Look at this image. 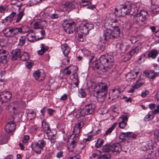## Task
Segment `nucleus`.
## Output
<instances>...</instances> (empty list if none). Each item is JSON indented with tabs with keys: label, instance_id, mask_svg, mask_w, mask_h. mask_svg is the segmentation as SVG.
Here are the masks:
<instances>
[{
	"label": "nucleus",
	"instance_id": "nucleus-25",
	"mask_svg": "<svg viewBox=\"0 0 159 159\" xmlns=\"http://www.w3.org/2000/svg\"><path fill=\"white\" fill-rule=\"evenodd\" d=\"M41 72L39 70H38L35 71L33 74L35 79L38 81H39L43 79V78L41 75Z\"/></svg>",
	"mask_w": 159,
	"mask_h": 159
},
{
	"label": "nucleus",
	"instance_id": "nucleus-12",
	"mask_svg": "<svg viewBox=\"0 0 159 159\" xmlns=\"http://www.w3.org/2000/svg\"><path fill=\"white\" fill-rule=\"evenodd\" d=\"M42 22V21L40 20L35 21L34 24V28L35 29H41L40 32L42 36H44L45 35V30L43 29V27L41 24Z\"/></svg>",
	"mask_w": 159,
	"mask_h": 159
},
{
	"label": "nucleus",
	"instance_id": "nucleus-63",
	"mask_svg": "<svg viewBox=\"0 0 159 159\" xmlns=\"http://www.w3.org/2000/svg\"><path fill=\"white\" fill-rule=\"evenodd\" d=\"M152 113L153 114H156L159 113V106H157L156 109L152 111Z\"/></svg>",
	"mask_w": 159,
	"mask_h": 159
},
{
	"label": "nucleus",
	"instance_id": "nucleus-50",
	"mask_svg": "<svg viewBox=\"0 0 159 159\" xmlns=\"http://www.w3.org/2000/svg\"><path fill=\"white\" fill-rule=\"evenodd\" d=\"M36 116L35 113L33 111L32 112L30 113H29L28 114V116L30 117V119L31 120L34 119Z\"/></svg>",
	"mask_w": 159,
	"mask_h": 159
},
{
	"label": "nucleus",
	"instance_id": "nucleus-20",
	"mask_svg": "<svg viewBox=\"0 0 159 159\" xmlns=\"http://www.w3.org/2000/svg\"><path fill=\"white\" fill-rule=\"evenodd\" d=\"M61 47L62 52L64 56L65 57L67 56L70 52V48L68 46V45L66 43L63 44L61 45Z\"/></svg>",
	"mask_w": 159,
	"mask_h": 159
},
{
	"label": "nucleus",
	"instance_id": "nucleus-19",
	"mask_svg": "<svg viewBox=\"0 0 159 159\" xmlns=\"http://www.w3.org/2000/svg\"><path fill=\"white\" fill-rule=\"evenodd\" d=\"M148 15V13L143 10H141L139 14L137 15V16L139 17V20L142 22H144L147 19V16Z\"/></svg>",
	"mask_w": 159,
	"mask_h": 159
},
{
	"label": "nucleus",
	"instance_id": "nucleus-9",
	"mask_svg": "<svg viewBox=\"0 0 159 159\" xmlns=\"http://www.w3.org/2000/svg\"><path fill=\"white\" fill-rule=\"evenodd\" d=\"M95 105L92 104H88L85 106L84 108L82 109L80 112L81 116L86 115L92 114L94 111Z\"/></svg>",
	"mask_w": 159,
	"mask_h": 159
},
{
	"label": "nucleus",
	"instance_id": "nucleus-42",
	"mask_svg": "<svg viewBox=\"0 0 159 159\" xmlns=\"http://www.w3.org/2000/svg\"><path fill=\"white\" fill-rule=\"evenodd\" d=\"M110 158V155L108 154H106L102 155L99 156L97 159H109Z\"/></svg>",
	"mask_w": 159,
	"mask_h": 159
},
{
	"label": "nucleus",
	"instance_id": "nucleus-8",
	"mask_svg": "<svg viewBox=\"0 0 159 159\" xmlns=\"http://www.w3.org/2000/svg\"><path fill=\"white\" fill-rule=\"evenodd\" d=\"M77 5L75 2H63L60 5V9L63 11H69L71 9L76 8Z\"/></svg>",
	"mask_w": 159,
	"mask_h": 159
},
{
	"label": "nucleus",
	"instance_id": "nucleus-58",
	"mask_svg": "<svg viewBox=\"0 0 159 159\" xmlns=\"http://www.w3.org/2000/svg\"><path fill=\"white\" fill-rule=\"evenodd\" d=\"M48 111V114H49L50 116L53 115V113L55 111V110H53L51 108H49L47 109Z\"/></svg>",
	"mask_w": 159,
	"mask_h": 159
},
{
	"label": "nucleus",
	"instance_id": "nucleus-53",
	"mask_svg": "<svg viewBox=\"0 0 159 159\" xmlns=\"http://www.w3.org/2000/svg\"><path fill=\"white\" fill-rule=\"evenodd\" d=\"M30 139L29 136L27 135H26L24 137L23 139L22 140V142L24 143H27Z\"/></svg>",
	"mask_w": 159,
	"mask_h": 159
},
{
	"label": "nucleus",
	"instance_id": "nucleus-2",
	"mask_svg": "<svg viewBox=\"0 0 159 159\" xmlns=\"http://www.w3.org/2000/svg\"><path fill=\"white\" fill-rule=\"evenodd\" d=\"M91 88L92 91L95 92L98 101L102 102L104 101L107 93V85L104 83H99L97 84L93 83Z\"/></svg>",
	"mask_w": 159,
	"mask_h": 159
},
{
	"label": "nucleus",
	"instance_id": "nucleus-1",
	"mask_svg": "<svg viewBox=\"0 0 159 159\" xmlns=\"http://www.w3.org/2000/svg\"><path fill=\"white\" fill-rule=\"evenodd\" d=\"M114 63L113 57L107 54L101 55L99 60L93 61L92 64V68L97 69V70H100L102 72H104L111 69Z\"/></svg>",
	"mask_w": 159,
	"mask_h": 159
},
{
	"label": "nucleus",
	"instance_id": "nucleus-30",
	"mask_svg": "<svg viewBox=\"0 0 159 159\" xmlns=\"http://www.w3.org/2000/svg\"><path fill=\"white\" fill-rule=\"evenodd\" d=\"M103 152H112V145H110L106 144L104 146L102 149Z\"/></svg>",
	"mask_w": 159,
	"mask_h": 159
},
{
	"label": "nucleus",
	"instance_id": "nucleus-35",
	"mask_svg": "<svg viewBox=\"0 0 159 159\" xmlns=\"http://www.w3.org/2000/svg\"><path fill=\"white\" fill-rule=\"evenodd\" d=\"M152 12L153 14H157L159 12V5H154L152 6Z\"/></svg>",
	"mask_w": 159,
	"mask_h": 159
},
{
	"label": "nucleus",
	"instance_id": "nucleus-36",
	"mask_svg": "<svg viewBox=\"0 0 159 159\" xmlns=\"http://www.w3.org/2000/svg\"><path fill=\"white\" fill-rule=\"evenodd\" d=\"M105 43L100 42L99 43L98 48L99 50L102 52L104 51L105 49Z\"/></svg>",
	"mask_w": 159,
	"mask_h": 159
},
{
	"label": "nucleus",
	"instance_id": "nucleus-40",
	"mask_svg": "<svg viewBox=\"0 0 159 159\" xmlns=\"http://www.w3.org/2000/svg\"><path fill=\"white\" fill-rule=\"evenodd\" d=\"M91 3L90 0H81V3H80V5L82 7H84L90 4Z\"/></svg>",
	"mask_w": 159,
	"mask_h": 159
},
{
	"label": "nucleus",
	"instance_id": "nucleus-59",
	"mask_svg": "<svg viewBox=\"0 0 159 159\" xmlns=\"http://www.w3.org/2000/svg\"><path fill=\"white\" fill-rule=\"evenodd\" d=\"M120 118L122 119L121 121L125 122L128 121V117L126 116L122 115L120 117Z\"/></svg>",
	"mask_w": 159,
	"mask_h": 159
},
{
	"label": "nucleus",
	"instance_id": "nucleus-21",
	"mask_svg": "<svg viewBox=\"0 0 159 159\" xmlns=\"http://www.w3.org/2000/svg\"><path fill=\"white\" fill-rule=\"evenodd\" d=\"M121 150L120 145L118 143H114L112 145V152L119 153Z\"/></svg>",
	"mask_w": 159,
	"mask_h": 159
},
{
	"label": "nucleus",
	"instance_id": "nucleus-32",
	"mask_svg": "<svg viewBox=\"0 0 159 159\" xmlns=\"http://www.w3.org/2000/svg\"><path fill=\"white\" fill-rule=\"evenodd\" d=\"M152 145H148L147 143H143L141 145V147L143 151H146L148 149H150Z\"/></svg>",
	"mask_w": 159,
	"mask_h": 159
},
{
	"label": "nucleus",
	"instance_id": "nucleus-55",
	"mask_svg": "<svg viewBox=\"0 0 159 159\" xmlns=\"http://www.w3.org/2000/svg\"><path fill=\"white\" fill-rule=\"evenodd\" d=\"M77 33L78 34L79 38L78 40L80 42H83L84 40V39L83 38V35L82 34H80V33L78 32H76V33Z\"/></svg>",
	"mask_w": 159,
	"mask_h": 159
},
{
	"label": "nucleus",
	"instance_id": "nucleus-48",
	"mask_svg": "<svg viewBox=\"0 0 159 159\" xmlns=\"http://www.w3.org/2000/svg\"><path fill=\"white\" fill-rule=\"evenodd\" d=\"M117 46L122 51L123 49H125V47L123 45L122 42L118 43L117 44Z\"/></svg>",
	"mask_w": 159,
	"mask_h": 159
},
{
	"label": "nucleus",
	"instance_id": "nucleus-15",
	"mask_svg": "<svg viewBox=\"0 0 159 159\" xmlns=\"http://www.w3.org/2000/svg\"><path fill=\"white\" fill-rule=\"evenodd\" d=\"M17 34H25L28 32L29 30V27L27 25H24L21 27H16Z\"/></svg>",
	"mask_w": 159,
	"mask_h": 159
},
{
	"label": "nucleus",
	"instance_id": "nucleus-28",
	"mask_svg": "<svg viewBox=\"0 0 159 159\" xmlns=\"http://www.w3.org/2000/svg\"><path fill=\"white\" fill-rule=\"evenodd\" d=\"M24 15V10L20 11L17 15L16 14V23H17L19 22L22 19Z\"/></svg>",
	"mask_w": 159,
	"mask_h": 159
},
{
	"label": "nucleus",
	"instance_id": "nucleus-29",
	"mask_svg": "<svg viewBox=\"0 0 159 159\" xmlns=\"http://www.w3.org/2000/svg\"><path fill=\"white\" fill-rule=\"evenodd\" d=\"M157 55V51L155 49L152 50L148 52V55L149 57H151L152 58H155Z\"/></svg>",
	"mask_w": 159,
	"mask_h": 159
},
{
	"label": "nucleus",
	"instance_id": "nucleus-13",
	"mask_svg": "<svg viewBox=\"0 0 159 159\" xmlns=\"http://www.w3.org/2000/svg\"><path fill=\"white\" fill-rule=\"evenodd\" d=\"M112 34V30L107 29L104 31L103 34V38L104 40L107 41L111 39H113Z\"/></svg>",
	"mask_w": 159,
	"mask_h": 159
},
{
	"label": "nucleus",
	"instance_id": "nucleus-22",
	"mask_svg": "<svg viewBox=\"0 0 159 159\" xmlns=\"http://www.w3.org/2000/svg\"><path fill=\"white\" fill-rule=\"evenodd\" d=\"M112 34L114 39L117 38L119 37L120 34V29L117 26H115L114 27L113 30H112Z\"/></svg>",
	"mask_w": 159,
	"mask_h": 159
},
{
	"label": "nucleus",
	"instance_id": "nucleus-26",
	"mask_svg": "<svg viewBox=\"0 0 159 159\" xmlns=\"http://www.w3.org/2000/svg\"><path fill=\"white\" fill-rule=\"evenodd\" d=\"M21 60L25 61L29 59L30 57L28 54L25 52L21 53L20 57Z\"/></svg>",
	"mask_w": 159,
	"mask_h": 159
},
{
	"label": "nucleus",
	"instance_id": "nucleus-33",
	"mask_svg": "<svg viewBox=\"0 0 159 159\" xmlns=\"http://www.w3.org/2000/svg\"><path fill=\"white\" fill-rule=\"evenodd\" d=\"M116 125V123H114L111 126V127L106 131L105 134H104V135L105 136H106L111 133V132L112 130L115 128Z\"/></svg>",
	"mask_w": 159,
	"mask_h": 159
},
{
	"label": "nucleus",
	"instance_id": "nucleus-14",
	"mask_svg": "<svg viewBox=\"0 0 159 159\" xmlns=\"http://www.w3.org/2000/svg\"><path fill=\"white\" fill-rule=\"evenodd\" d=\"M83 52L86 56L88 57L89 59V65L92 67V64L93 63V61H92V60L94 58V55L91 54L90 52L87 50H84Z\"/></svg>",
	"mask_w": 159,
	"mask_h": 159
},
{
	"label": "nucleus",
	"instance_id": "nucleus-49",
	"mask_svg": "<svg viewBox=\"0 0 159 159\" xmlns=\"http://www.w3.org/2000/svg\"><path fill=\"white\" fill-rule=\"evenodd\" d=\"M78 95L79 97L83 98L85 96L86 93L83 90H82L79 92Z\"/></svg>",
	"mask_w": 159,
	"mask_h": 159
},
{
	"label": "nucleus",
	"instance_id": "nucleus-56",
	"mask_svg": "<svg viewBox=\"0 0 159 159\" xmlns=\"http://www.w3.org/2000/svg\"><path fill=\"white\" fill-rule=\"evenodd\" d=\"M7 7V6H0V13H3L6 10Z\"/></svg>",
	"mask_w": 159,
	"mask_h": 159
},
{
	"label": "nucleus",
	"instance_id": "nucleus-38",
	"mask_svg": "<svg viewBox=\"0 0 159 159\" xmlns=\"http://www.w3.org/2000/svg\"><path fill=\"white\" fill-rule=\"evenodd\" d=\"M140 80V79H139V80H137L134 85L132 86V87L134 89H138L143 85V83L141 82H139Z\"/></svg>",
	"mask_w": 159,
	"mask_h": 159
},
{
	"label": "nucleus",
	"instance_id": "nucleus-11",
	"mask_svg": "<svg viewBox=\"0 0 159 159\" xmlns=\"http://www.w3.org/2000/svg\"><path fill=\"white\" fill-rule=\"evenodd\" d=\"M11 96V93L8 91H3L0 93V98L4 102H6L9 101Z\"/></svg>",
	"mask_w": 159,
	"mask_h": 159
},
{
	"label": "nucleus",
	"instance_id": "nucleus-24",
	"mask_svg": "<svg viewBox=\"0 0 159 159\" xmlns=\"http://www.w3.org/2000/svg\"><path fill=\"white\" fill-rule=\"evenodd\" d=\"M48 50V47L47 46L45 47L44 44L42 43L41 44V49L37 51L39 55H42Z\"/></svg>",
	"mask_w": 159,
	"mask_h": 159
},
{
	"label": "nucleus",
	"instance_id": "nucleus-17",
	"mask_svg": "<svg viewBox=\"0 0 159 159\" xmlns=\"http://www.w3.org/2000/svg\"><path fill=\"white\" fill-rule=\"evenodd\" d=\"M21 52L20 49H16L12 51V56L11 59L12 60H16L18 57H20Z\"/></svg>",
	"mask_w": 159,
	"mask_h": 159
},
{
	"label": "nucleus",
	"instance_id": "nucleus-34",
	"mask_svg": "<svg viewBox=\"0 0 159 159\" xmlns=\"http://www.w3.org/2000/svg\"><path fill=\"white\" fill-rule=\"evenodd\" d=\"M19 40V41L18 44V45L20 47H22L24 45L25 43L26 38L25 36H21Z\"/></svg>",
	"mask_w": 159,
	"mask_h": 159
},
{
	"label": "nucleus",
	"instance_id": "nucleus-45",
	"mask_svg": "<svg viewBox=\"0 0 159 159\" xmlns=\"http://www.w3.org/2000/svg\"><path fill=\"white\" fill-rule=\"evenodd\" d=\"M73 81L74 84L75 85V87H76L78 88V86L79 83V81L78 78H75L74 75V78Z\"/></svg>",
	"mask_w": 159,
	"mask_h": 159
},
{
	"label": "nucleus",
	"instance_id": "nucleus-6",
	"mask_svg": "<svg viewBox=\"0 0 159 159\" xmlns=\"http://www.w3.org/2000/svg\"><path fill=\"white\" fill-rule=\"evenodd\" d=\"M94 25L91 23H87L80 25L79 29H76V32H79L84 35L88 34L89 30L93 28Z\"/></svg>",
	"mask_w": 159,
	"mask_h": 159
},
{
	"label": "nucleus",
	"instance_id": "nucleus-27",
	"mask_svg": "<svg viewBox=\"0 0 159 159\" xmlns=\"http://www.w3.org/2000/svg\"><path fill=\"white\" fill-rule=\"evenodd\" d=\"M159 75V72H154L153 71H150L147 75V77L150 79H153L157 75Z\"/></svg>",
	"mask_w": 159,
	"mask_h": 159
},
{
	"label": "nucleus",
	"instance_id": "nucleus-62",
	"mask_svg": "<svg viewBox=\"0 0 159 159\" xmlns=\"http://www.w3.org/2000/svg\"><path fill=\"white\" fill-rule=\"evenodd\" d=\"M44 132L45 133H46L47 135L48 136L49 135L51 134L52 131H51L50 127H49V128H47L45 130H44Z\"/></svg>",
	"mask_w": 159,
	"mask_h": 159
},
{
	"label": "nucleus",
	"instance_id": "nucleus-47",
	"mask_svg": "<svg viewBox=\"0 0 159 159\" xmlns=\"http://www.w3.org/2000/svg\"><path fill=\"white\" fill-rule=\"evenodd\" d=\"M126 125V123L124 121H121L119 123V126L121 129H124Z\"/></svg>",
	"mask_w": 159,
	"mask_h": 159
},
{
	"label": "nucleus",
	"instance_id": "nucleus-10",
	"mask_svg": "<svg viewBox=\"0 0 159 159\" xmlns=\"http://www.w3.org/2000/svg\"><path fill=\"white\" fill-rule=\"evenodd\" d=\"M3 32L7 37H11L17 35L16 27L7 28L3 30Z\"/></svg>",
	"mask_w": 159,
	"mask_h": 159
},
{
	"label": "nucleus",
	"instance_id": "nucleus-18",
	"mask_svg": "<svg viewBox=\"0 0 159 159\" xmlns=\"http://www.w3.org/2000/svg\"><path fill=\"white\" fill-rule=\"evenodd\" d=\"M32 148L36 153L40 154L42 149L38 143L34 142L32 144Z\"/></svg>",
	"mask_w": 159,
	"mask_h": 159
},
{
	"label": "nucleus",
	"instance_id": "nucleus-16",
	"mask_svg": "<svg viewBox=\"0 0 159 159\" xmlns=\"http://www.w3.org/2000/svg\"><path fill=\"white\" fill-rule=\"evenodd\" d=\"M16 129V125L14 123H7L5 127V130L7 133H11Z\"/></svg>",
	"mask_w": 159,
	"mask_h": 159
},
{
	"label": "nucleus",
	"instance_id": "nucleus-39",
	"mask_svg": "<svg viewBox=\"0 0 159 159\" xmlns=\"http://www.w3.org/2000/svg\"><path fill=\"white\" fill-rule=\"evenodd\" d=\"M104 142L103 139H98L95 144V146L97 148H98L101 147Z\"/></svg>",
	"mask_w": 159,
	"mask_h": 159
},
{
	"label": "nucleus",
	"instance_id": "nucleus-52",
	"mask_svg": "<svg viewBox=\"0 0 159 159\" xmlns=\"http://www.w3.org/2000/svg\"><path fill=\"white\" fill-rule=\"evenodd\" d=\"M39 141L40 143L39 144V145L41 147V148L43 149V148L46 145V142L43 139L40 140Z\"/></svg>",
	"mask_w": 159,
	"mask_h": 159
},
{
	"label": "nucleus",
	"instance_id": "nucleus-3",
	"mask_svg": "<svg viewBox=\"0 0 159 159\" xmlns=\"http://www.w3.org/2000/svg\"><path fill=\"white\" fill-rule=\"evenodd\" d=\"M84 125V123L83 121H81L75 125L74 127L73 132L75 133V135L72 138L70 146L68 147V150L69 152H73L77 145L79 138V134L81 131V129Z\"/></svg>",
	"mask_w": 159,
	"mask_h": 159
},
{
	"label": "nucleus",
	"instance_id": "nucleus-61",
	"mask_svg": "<svg viewBox=\"0 0 159 159\" xmlns=\"http://www.w3.org/2000/svg\"><path fill=\"white\" fill-rule=\"evenodd\" d=\"M155 138L159 141V130L156 131L154 134Z\"/></svg>",
	"mask_w": 159,
	"mask_h": 159
},
{
	"label": "nucleus",
	"instance_id": "nucleus-44",
	"mask_svg": "<svg viewBox=\"0 0 159 159\" xmlns=\"http://www.w3.org/2000/svg\"><path fill=\"white\" fill-rule=\"evenodd\" d=\"M6 40L4 39H0V48L5 46Z\"/></svg>",
	"mask_w": 159,
	"mask_h": 159
},
{
	"label": "nucleus",
	"instance_id": "nucleus-46",
	"mask_svg": "<svg viewBox=\"0 0 159 159\" xmlns=\"http://www.w3.org/2000/svg\"><path fill=\"white\" fill-rule=\"evenodd\" d=\"M33 61H27L25 63L26 67L28 69H30L33 66Z\"/></svg>",
	"mask_w": 159,
	"mask_h": 159
},
{
	"label": "nucleus",
	"instance_id": "nucleus-41",
	"mask_svg": "<svg viewBox=\"0 0 159 159\" xmlns=\"http://www.w3.org/2000/svg\"><path fill=\"white\" fill-rule=\"evenodd\" d=\"M42 127L44 130L47 128H49L48 123L46 122L44 120H43L42 121Z\"/></svg>",
	"mask_w": 159,
	"mask_h": 159
},
{
	"label": "nucleus",
	"instance_id": "nucleus-37",
	"mask_svg": "<svg viewBox=\"0 0 159 159\" xmlns=\"http://www.w3.org/2000/svg\"><path fill=\"white\" fill-rule=\"evenodd\" d=\"M70 67L71 66H68L63 70L62 71L64 75H69L71 74V70H69Z\"/></svg>",
	"mask_w": 159,
	"mask_h": 159
},
{
	"label": "nucleus",
	"instance_id": "nucleus-7",
	"mask_svg": "<svg viewBox=\"0 0 159 159\" xmlns=\"http://www.w3.org/2000/svg\"><path fill=\"white\" fill-rule=\"evenodd\" d=\"M76 24L74 22L70 23L65 22L63 25L64 29L65 31L68 34H72L74 32L76 33Z\"/></svg>",
	"mask_w": 159,
	"mask_h": 159
},
{
	"label": "nucleus",
	"instance_id": "nucleus-57",
	"mask_svg": "<svg viewBox=\"0 0 159 159\" xmlns=\"http://www.w3.org/2000/svg\"><path fill=\"white\" fill-rule=\"evenodd\" d=\"M50 17L51 19H53L58 18L59 16L57 14H53L50 15Z\"/></svg>",
	"mask_w": 159,
	"mask_h": 159
},
{
	"label": "nucleus",
	"instance_id": "nucleus-23",
	"mask_svg": "<svg viewBox=\"0 0 159 159\" xmlns=\"http://www.w3.org/2000/svg\"><path fill=\"white\" fill-rule=\"evenodd\" d=\"M16 16V13L13 11L9 16L6 17L5 20H6V22H11L13 20H16L15 17Z\"/></svg>",
	"mask_w": 159,
	"mask_h": 159
},
{
	"label": "nucleus",
	"instance_id": "nucleus-31",
	"mask_svg": "<svg viewBox=\"0 0 159 159\" xmlns=\"http://www.w3.org/2000/svg\"><path fill=\"white\" fill-rule=\"evenodd\" d=\"M7 55L0 54V63L5 64L7 62Z\"/></svg>",
	"mask_w": 159,
	"mask_h": 159
},
{
	"label": "nucleus",
	"instance_id": "nucleus-60",
	"mask_svg": "<svg viewBox=\"0 0 159 159\" xmlns=\"http://www.w3.org/2000/svg\"><path fill=\"white\" fill-rule=\"evenodd\" d=\"M149 93L148 90H146L144 92L141 93V96L142 97H145Z\"/></svg>",
	"mask_w": 159,
	"mask_h": 159
},
{
	"label": "nucleus",
	"instance_id": "nucleus-54",
	"mask_svg": "<svg viewBox=\"0 0 159 159\" xmlns=\"http://www.w3.org/2000/svg\"><path fill=\"white\" fill-rule=\"evenodd\" d=\"M151 115L148 114L146 115L144 118V120L146 121H148L150 120L152 118H151Z\"/></svg>",
	"mask_w": 159,
	"mask_h": 159
},
{
	"label": "nucleus",
	"instance_id": "nucleus-51",
	"mask_svg": "<svg viewBox=\"0 0 159 159\" xmlns=\"http://www.w3.org/2000/svg\"><path fill=\"white\" fill-rule=\"evenodd\" d=\"M15 120V117L13 116H11L9 117L8 119V122L9 123H14V120Z\"/></svg>",
	"mask_w": 159,
	"mask_h": 159
},
{
	"label": "nucleus",
	"instance_id": "nucleus-5",
	"mask_svg": "<svg viewBox=\"0 0 159 159\" xmlns=\"http://www.w3.org/2000/svg\"><path fill=\"white\" fill-rule=\"evenodd\" d=\"M136 135L132 132L126 133L121 132L119 135V139L120 142H129L134 139H135Z\"/></svg>",
	"mask_w": 159,
	"mask_h": 159
},
{
	"label": "nucleus",
	"instance_id": "nucleus-64",
	"mask_svg": "<svg viewBox=\"0 0 159 159\" xmlns=\"http://www.w3.org/2000/svg\"><path fill=\"white\" fill-rule=\"evenodd\" d=\"M141 45L140 44L139 45L135 47L134 48L135 49V50H136L137 52L138 53L139 50L141 49Z\"/></svg>",
	"mask_w": 159,
	"mask_h": 159
},
{
	"label": "nucleus",
	"instance_id": "nucleus-4",
	"mask_svg": "<svg viewBox=\"0 0 159 159\" xmlns=\"http://www.w3.org/2000/svg\"><path fill=\"white\" fill-rule=\"evenodd\" d=\"M131 9V4H124L121 5V7L119 10L117 9L116 8H115V14L118 17L125 16L130 13Z\"/></svg>",
	"mask_w": 159,
	"mask_h": 159
},
{
	"label": "nucleus",
	"instance_id": "nucleus-43",
	"mask_svg": "<svg viewBox=\"0 0 159 159\" xmlns=\"http://www.w3.org/2000/svg\"><path fill=\"white\" fill-rule=\"evenodd\" d=\"M128 76L129 77V79H134L136 77V75H135L134 73V72L132 71L128 73Z\"/></svg>",
	"mask_w": 159,
	"mask_h": 159
}]
</instances>
